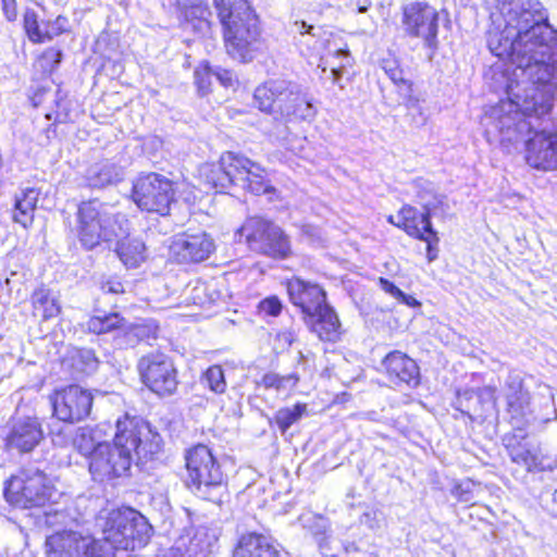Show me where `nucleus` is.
<instances>
[{
  "label": "nucleus",
  "instance_id": "e2e57ef3",
  "mask_svg": "<svg viewBox=\"0 0 557 557\" xmlns=\"http://www.w3.org/2000/svg\"><path fill=\"white\" fill-rule=\"evenodd\" d=\"M508 121H510V116H505V117H502V119L499 120V123H500V131L503 132V131H504V128L506 127V128H507V138H508L509 140H518V137L512 138V137L509 135V133H510V131H511V127H510V125L507 123Z\"/></svg>",
  "mask_w": 557,
  "mask_h": 557
},
{
  "label": "nucleus",
  "instance_id": "0e129e2a",
  "mask_svg": "<svg viewBox=\"0 0 557 557\" xmlns=\"http://www.w3.org/2000/svg\"><path fill=\"white\" fill-rule=\"evenodd\" d=\"M388 222H391L392 224L396 225V223H397V215L396 216L391 215L388 218Z\"/></svg>",
  "mask_w": 557,
  "mask_h": 557
},
{
  "label": "nucleus",
  "instance_id": "ddd939ff",
  "mask_svg": "<svg viewBox=\"0 0 557 557\" xmlns=\"http://www.w3.org/2000/svg\"><path fill=\"white\" fill-rule=\"evenodd\" d=\"M403 25L407 35L424 40L425 47L431 50L430 58H432L438 48L437 11L426 3H409L403 9Z\"/></svg>",
  "mask_w": 557,
  "mask_h": 557
},
{
  "label": "nucleus",
  "instance_id": "ea45409f",
  "mask_svg": "<svg viewBox=\"0 0 557 557\" xmlns=\"http://www.w3.org/2000/svg\"><path fill=\"white\" fill-rule=\"evenodd\" d=\"M210 15V11L207 5L202 3H194L188 5L184 11V17L188 23L197 22V25H194L195 28L202 29L205 26H209L208 16Z\"/></svg>",
  "mask_w": 557,
  "mask_h": 557
},
{
  "label": "nucleus",
  "instance_id": "c85d7f7f",
  "mask_svg": "<svg viewBox=\"0 0 557 557\" xmlns=\"http://www.w3.org/2000/svg\"><path fill=\"white\" fill-rule=\"evenodd\" d=\"M32 304L35 315L42 320L55 318L61 312V305L50 289L39 287L32 294Z\"/></svg>",
  "mask_w": 557,
  "mask_h": 557
},
{
  "label": "nucleus",
  "instance_id": "603ef678",
  "mask_svg": "<svg viewBox=\"0 0 557 557\" xmlns=\"http://www.w3.org/2000/svg\"><path fill=\"white\" fill-rule=\"evenodd\" d=\"M542 503L545 510L552 516L557 517V488L553 493L543 495Z\"/></svg>",
  "mask_w": 557,
  "mask_h": 557
},
{
  "label": "nucleus",
  "instance_id": "680f3d73",
  "mask_svg": "<svg viewBox=\"0 0 557 557\" xmlns=\"http://www.w3.org/2000/svg\"><path fill=\"white\" fill-rule=\"evenodd\" d=\"M278 338L286 343L287 345H292L296 338V335L292 331L282 332L278 334Z\"/></svg>",
  "mask_w": 557,
  "mask_h": 557
},
{
  "label": "nucleus",
  "instance_id": "a211bd4d",
  "mask_svg": "<svg viewBox=\"0 0 557 557\" xmlns=\"http://www.w3.org/2000/svg\"><path fill=\"white\" fill-rule=\"evenodd\" d=\"M42 440L44 431L37 418H17L5 436V448L26 454L33 451Z\"/></svg>",
  "mask_w": 557,
  "mask_h": 557
},
{
  "label": "nucleus",
  "instance_id": "c9c22d12",
  "mask_svg": "<svg viewBox=\"0 0 557 557\" xmlns=\"http://www.w3.org/2000/svg\"><path fill=\"white\" fill-rule=\"evenodd\" d=\"M419 203L423 207L424 213H430V216L435 214L438 207L443 206L445 197L437 194L430 183H425L417 191Z\"/></svg>",
  "mask_w": 557,
  "mask_h": 557
},
{
  "label": "nucleus",
  "instance_id": "58836bf2",
  "mask_svg": "<svg viewBox=\"0 0 557 557\" xmlns=\"http://www.w3.org/2000/svg\"><path fill=\"white\" fill-rule=\"evenodd\" d=\"M200 381L214 394H223L226 389L224 371L221 366L209 367L201 375Z\"/></svg>",
  "mask_w": 557,
  "mask_h": 557
},
{
  "label": "nucleus",
  "instance_id": "2f4dec72",
  "mask_svg": "<svg viewBox=\"0 0 557 557\" xmlns=\"http://www.w3.org/2000/svg\"><path fill=\"white\" fill-rule=\"evenodd\" d=\"M124 322L125 319L119 313L94 315L87 321L86 327L91 333L103 334L120 327H124Z\"/></svg>",
  "mask_w": 557,
  "mask_h": 557
},
{
  "label": "nucleus",
  "instance_id": "4c0bfd02",
  "mask_svg": "<svg viewBox=\"0 0 557 557\" xmlns=\"http://www.w3.org/2000/svg\"><path fill=\"white\" fill-rule=\"evenodd\" d=\"M214 5L221 23L252 9L247 0H214Z\"/></svg>",
  "mask_w": 557,
  "mask_h": 557
},
{
  "label": "nucleus",
  "instance_id": "7c9ffc66",
  "mask_svg": "<svg viewBox=\"0 0 557 557\" xmlns=\"http://www.w3.org/2000/svg\"><path fill=\"white\" fill-rule=\"evenodd\" d=\"M381 67L388 78L398 87V91L403 97H409L412 92V82L405 78L404 71L399 61L395 58H386L381 62Z\"/></svg>",
  "mask_w": 557,
  "mask_h": 557
},
{
  "label": "nucleus",
  "instance_id": "de8ad7c7",
  "mask_svg": "<svg viewBox=\"0 0 557 557\" xmlns=\"http://www.w3.org/2000/svg\"><path fill=\"white\" fill-rule=\"evenodd\" d=\"M63 58V52L54 47L48 48L41 55V61L45 63V66L49 69V71L55 70L61 63Z\"/></svg>",
  "mask_w": 557,
  "mask_h": 557
},
{
  "label": "nucleus",
  "instance_id": "2eb2a0df",
  "mask_svg": "<svg viewBox=\"0 0 557 557\" xmlns=\"http://www.w3.org/2000/svg\"><path fill=\"white\" fill-rule=\"evenodd\" d=\"M290 96H297V83L287 79H269L253 91V107L277 121Z\"/></svg>",
  "mask_w": 557,
  "mask_h": 557
},
{
  "label": "nucleus",
  "instance_id": "bf43d9fd",
  "mask_svg": "<svg viewBox=\"0 0 557 557\" xmlns=\"http://www.w3.org/2000/svg\"><path fill=\"white\" fill-rule=\"evenodd\" d=\"M104 293L119 294L123 292V286L119 282H106L101 286Z\"/></svg>",
  "mask_w": 557,
  "mask_h": 557
},
{
  "label": "nucleus",
  "instance_id": "c756f323",
  "mask_svg": "<svg viewBox=\"0 0 557 557\" xmlns=\"http://www.w3.org/2000/svg\"><path fill=\"white\" fill-rule=\"evenodd\" d=\"M494 389L492 387H484L478 391L465 389L458 392L456 398V409L461 413L471 417V413H479L478 405L481 404L482 399L486 396L488 398L494 397Z\"/></svg>",
  "mask_w": 557,
  "mask_h": 557
},
{
  "label": "nucleus",
  "instance_id": "1a4fd4ad",
  "mask_svg": "<svg viewBox=\"0 0 557 557\" xmlns=\"http://www.w3.org/2000/svg\"><path fill=\"white\" fill-rule=\"evenodd\" d=\"M512 109L516 113L521 112L524 116L515 123L513 131L530 136L525 140L527 163L540 171L557 170V133L547 132L545 128L536 129L537 121L544 119L550 110L545 114H536L535 112H523L517 107H510L509 111Z\"/></svg>",
  "mask_w": 557,
  "mask_h": 557
},
{
  "label": "nucleus",
  "instance_id": "052dcab7",
  "mask_svg": "<svg viewBox=\"0 0 557 557\" xmlns=\"http://www.w3.org/2000/svg\"><path fill=\"white\" fill-rule=\"evenodd\" d=\"M399 302L407 305L408 307L416 308L420 307V302L411 295H407L401 290V296L397 299Z\"/></svg>",
  "mask_w": 557,
  "mask_h": 557
},
{
  "label": "nucleus",
  "instance_id": "b1692460",
  "mask_svg": "<svg viewBox=\"0 0 557 557\" xmlns=\"http://www.w3.org/2000/svg\"><path fill=\"white\" fill-rule=\"evenodd\" d=\"M124 171L119 164L109 160L96 162L90 165L85 174V182L90 188H106L123 181Z\"/></svg>",
  "mask_w": 557,
  "mask_h": 557
},
{
  "label": "nucleus",
  "instance_id": "72a5a7b5",
  "mask_svg": "<svg viewBox=\"0 0 557 557\" xmlns=\"http://www.w3.org/2000/svg\"><path fill=\"white\" fill-rule=\"evenodd\" d=\"M98 443L100 442L96 438V431L94 429L83 426L76 430L73 444L76 449L82 455L87 456L89 460H91L94 453L98 448Z\"/></svg>",
  "mask_w": 557,
  "mask_h": 557
},
{
  "label": "nucleus",
  "instance_id": "e433bc0d",
  "mask_svg": "<svg viewBox=\"0 0 557 557\" xmlns=\"http://www.w3.org/2000/svg\"><path fill=\"white\" fill-rule=\"evenodd\" d=\"M71 359L73 368L84 374L94 373L99 364V360L96 357L95 351L89 348L75 350Z\"/></svg>",
  "mask_w": 557,
  "mask_h": 557
},
{
  "label": "nucleus",
  "instance_id": "c03bdc74",
  "mask_svg": "<svg viewBox=\"0 0 557 557\" xmlns=\"http://www.w3.org/2000/svg\"><path fill=\"white\" fill-rule=\"evenodd\" d=\"M212 67L208 64H201L194 72L195 84L198 86L199 91L206 95L211 85Z\"/></svg>",
  "mask_w": 557,
  "mask_h": 557
},
{
  "label": "nucleus",
  "instance_id": "6e6d98bb",
  "mask_svg": "<svg viewBox=\"0 0 557 557\" xmlns=\"http://www.w3.org/2000/svg\"><path fill=\"white\" fill-rule=\"evenodd\" d=\"M379 285L385 293L389 294L395 299H398V297L401 296V290L387 278L380 277Z\"/></svg>",
  "mask_w": 557,
  "mask_h": 557
},
{
  "label": "nucleus",
  "instance_id": "f3484780",
  "mask_svg": "<svg viewBox=\"0 0 557 557\" xmlns=\"http://www.w3.org/2000/svg\"><path fill=\"white\" fill-rule=\"evenodd\" d=\"M215 248L214 242L206 232L183 233L176 235L170 246L178 262H201L210 257Z\"/></svg>",
  "mask_w": 557,
  "mask_h": 557
},
{
  "label": "nucleus",
  "instance_id": "3c124183",
  "mask_svg": "<svg viewBox=\"0 0 557 557\" xmlns=\"http://www.w3.org/2000/svg\"><path fill=\"white\" fill-rule=\"evenodd\" d=\"M334 55L337 57V58H345L347 60L346 63H341L338 65V67H333L331 70V74H332V79H333V83L335 84H338L339 83V79L342 77V69L345 67V65L348 63V58H349V51L347 48H337L335 51H334Z\"/></svg>",
  "mask_w": 557,
  "mask_h": 557
},
{
  "label": "nucleus",
  "instance_id": "dca6fc26",
  "mask_svg": "<svg viewBox=\"0 0 557 557\" xmlns=\"http://www.w3.org/2000/svg\"><path fill=\"white\" fill-rule=\"evenodd\" d=\"M503 392L510 422L516 428L522 429L529 422L532 414L531 397L528 389L523 386L522 375L517 371L509 372L505 379Z\"/></svg>",
  "mask_w": 557,
  "mask_h": 557
},
{
  "label": "nucleus",
  "instance_id": "39448f33",
  "mask_svg": "<svg viewBox=\"0 0 557 557\" xmlns=\"http://www.w3.org/2000/svg\"><path fill=\"white\" fill-rule=\"evenodd\" d=\"M123 214H111L97 200L83 201L77 210L76 236L82 246L91 250L101 242H112L127 231Z\"/></svg>",
  "mask_w": 557,
  "mask_h": 557
},
{
  "label": "nucleus",
  "instance_id": "7ed1b4c3",
  "mask_svg": "<svg viewBox=\"0 0 557 557\" xmlns=\"http://www.w3.org/2000/svg\"><path fill=\"white\" fill-rule=\"evenodd\" d=\"M95 525L102 534L100 540L83 533L81 537L91 540L89 546L94 548V555L99 557H124L126 552L145 546L152 532L148 520L129 507L101 509L96 516Z\"/></svg>",
  "mask_w": 557,
  "mask_h": 557
},
{
  "label": "nucleus",
  "instance_id": "a878e982",
  "mask_svg": "<svg viewBox=\"0 0 557 557\" xmlns=\"http://www.w3.org/2000/svg\"><path fill=\"white\" fill-rule=\"evenodd\" d=\"M506 448L510 459L513 462L525 467L528 471H543L547 468L540 458L535 446L527 441H509V443L506 444ZM548 468H550V466H548Z\"/></svg>",
  "mask_w": 557,
  "mask_h": 557
},
{
  "label": "nucleus",
  "instance_id": "f03ea898",
  "mask_svg": "<svg viewBox=\"0 0 557 557\" xmlns=\"http://www.w3.org/2000/svg\"><path fill=\"white\" fill-rule=\"evenodd\" d=\"M160 436L145 420L127 414L116 421L113 443H98L89 460V472L95 481L106 482L126 475L134 456L139 459L158 453Z\"/></svg>",
  "mask_w": 557,
  "mask_h": 557
},
{
  "label": "nucleus",
  "instance_id": "f257e3e1",
  "mask_svg": "<svg viewBox=\"0 0 557 557\" xmlns=\"http://www.w3.org/2000/svg\"><path fill=\"white\" fill-rule=\"evenodd\" d=\"M503 29L487 33L490 51L513 66L507 78L509 107L545 114L557 89V30L539 0H497Z\"/></svg>",
  "mask_w": 557,
  "mask_h": 557
},
{
  "label": "nucleus",
  "instance_id": "6ab92c4d",
  "mask_svg": "<svg viewBox=\"0 0 557 557\" xmlns=\"http://www.w3.org/2000/svg\"><path fill=\"white\" fill-rule=\"evenodd\" d=\"M287 293L292 304L300 308L304 317L317 312L326 304V294L320 285L299 277L287 282Z\"/></svg>",
  "mask_w": 557,
  "mask_h": 557
},
{
  "label": "nucleus",
  "instance_id": "a19ab883",
  "mask_svg": "<svg viewBox=\"0 0 557 557\" xmlns=\"http://www.w3.org/2000/svg\"><path fill=\"white\" fill-rule=\"evenodd\" d=\"M24 28L30 41L39 44L45 41V30H41L38 16L34 10L24 13Z\"/></svg>",
  "mask_w": 557,
  "mask_h": 557
},
{
  "label": "nucleus",
  "instance_id": "9d476101",
  "mask_svg": "<svg viewBox=\"0 0 557 557\" xmlns=\"http://www.w3.org/2000/svg\"><path fill=\"white\" fill-rule=\"evenodd\" d=\"M249 248L272 258H286L290 251L289 240L282 228L261 216L248 218L238 231Z\"/></svg>",
  "mask_w": 557,
  "mask_h": 557
},
{
  "label": "nucleus",
  "instance_id": "412c9836",
  "mask_svg": "<svg viewBox=\"0 0 557 557\" xmlns=\"http://www.w3.org/2000/svg\"><path fill=\"white\" fill-rule=\"evenodd\" d=\"M307 326L318 335L321 341L336 342L339 339L341 322L334 309L327 304L321 306L317 312L304 317Z\"/></svg>",
  "mask_w": 557,
  "mask_h": 557
},
{
  "label": "nucleus",
  "instance_id": "774afa93",
  "mask_svg": "<svg viewBox=\"0 0 557 557\" xmlns=\"http://www.w3.org/2000/svg\"><path fill=\"white\" fill-rule=\"evenodd\" d=\"M4 284L9 285L10 284V280L5 278Z\"/></svg>",
  "mask_w": 557,
  "mask_h": 557
},
{
  "label": "nucleus",
  "instance_id": "864d4df0",
  "mask_svg": "<svg viewBox=\"0 0 557 557\" xmlns=\"http://www.w3.org/2000/svg\"><path fill=\"white\" fill-rule=\"evenodd\" d=\"M126 321L124 322V327L123 329V335L119 338L120 343L119 345H122V344H125L126 346H135L137 345L140 341L139 338H137V336H134L133 335V325L129 324L128 326L125 325Z\"/></svg>",
  "mask_w": 557,
  "mask_h": 557
},
{
  "label": "nucleus",
  "instance_id": "5fc2aeb1",
  "mask_svg": "<svg viewBox=\"0 0 557 557\" xmlns=\"http://www.w3.org/2000/svg\"><path fill=\"white\" fill-rule=\"evenodd\" d=\"M421 240L425 242L428 247V259L429 261H433L437 258V253L434 252V246L438 244V237L436 231L433 232V234H429L425 238H422Z\"/></svg>",
  "mask_w": 557,
  "mask_h": 557
},
{
  "label": "nucleus",
  "instance_id": "338daca9",
  "mask_svg": "<svg viewBox=\"0 0 557 557\" xmlns=\"http://www.w3.org/2000/svg\"><path fill=\"white\" fill-rule=\"evenodd\" d=\"M366 11H367V8H364V7H361V8L359 9V12H362V13H363V12H366Z\"/></svg>",
  "mask_w": 557,
  "mask_h": 557
},
{
  "label": "nucleus",
  "instance_id": "4d7b16f0",
  "mask_svg": "<svg viewBox=\"0 0 557 557\" xmlns=\"http://www.w3.org/2000/svg\"><path fill=\"white\" fill-rule=\"evenodd\" d=\"M2 10L8 21H14L16 18L15 0H2Z\"/></svg>",
  "mask_w": 557,
  "mask_h": 557
},
{
  "label": "nucleus",
  "instance_id": "49530a36",
  "mask_svg": "<svg viewBox=\"0 0 557 557\" xmlns=\"http://www.w3.org/2000/svg\"><path fill=\"white\" fill-rule=\"evenodd\" d=\"M41 520L42 521L40 523H44L49 528H54L65 524L67 520V515L64 510L49 507V509H46L44 511Z\"/></svg>",
  "mask_w": 557,
  "mask_h": 557
},
{
  "label": "nucleus",
  "instance_id": "4468645a",
  "mask_svg": "<svg viewBox=\"0 0 557 557\" xmlns=\"http://www.w3.org/2000/svg\"><path fill=\"white\" fill-rule=\"evenodd\" d=\"M92 395L78 385H69L55 393L53 414L63 422L75 423L87 418L92 407Z\"/></svg>",
  "mask_w": 557,
  "mask_h": 557
},
{
  "label": "nucleus",
  "instance_id": "4be33fe9",
  "mask_svg": "<svg viewBox=\"0 0 557 557\" xmlns=\"http://www.w3.org/2000/svg\"><path fill=\"white\" fill-rule=\"evenodd\" d=\"M233 557H280V552L270 537L249 532L240 536Z\"/></svg>",
  "mask_w": 557,
  "mask_h": 557
},
{
  "label": "nucleus",
  "instance_id": "423d86ee",
  "mask_svg": "<svg viewBox=\"0 0 557 557\" xmlns=\"http://www.w3.org/2000/svg\"><path fill=\"white\" fill-rule=\"evenodd\" d=\"M187 487L198 497L221 504L225 494L220 465L206 445H197L186 454Z\"/></svg>",
  "mask_w": 557,
  "mask_h": 557
},
{
  "label": "nucleus",
  "instance_id": "8fccbe9b",
  "mask_svg": "<svg viewBox=\"0 0 557 557\" xmlns=\"http://www.w3.org/2000/svg\"><path fill=\"white\" fill-rule=\"evenodd\" d=\"M212 74L224 87H234L237 83L235 74L230 70L218 66L212 69Z\"/></svg>",
  "mask_w": 557,
  "mask_h": 557
},
{
  "label": "nucleus",
  "instance_id": "79ce46f5",
  "mask_svg": "<svg viewBox=\"0 0 557 557\" xmlns=\"http://www.w3.org/2000/svg\"><path fill=\"white\" fill-rule=\"evenodd\" d=\"M404 99L405 106L408 109V115L411 117V123L416 127L423 126L428 121V115L419 104V100L412 96V92H410V98L404 97Z\"/></svg>",
  "mask_w": 557,
  "mask_h": 557
},
{
  "label": "nucleus",
  "instance_id": "a18cd8bd",
  "mask_svg": "<svg viewBox=\"0 0 557 557\" xmlns=\"http://www.w3.org/2000/svg\"><path fill=\"white\" fill-rule=\"evenodd\" d=\"M67 17L59 15L54 21L47 23L45 27V40H51L52 38L67 32Z\"/></svg>",
  "mask_w": 557,
  "mask_h": 557
},
{
  "label": "nucleus",
  "instance_id": "5701e85b",
  "mask_svg": "<svg viewBox=\"0 0 557 557\" xmlns=\"http://www.w3.org/2000/svg\"><path fill=\"white\" fill-rule=\"evenodd\" d=\"M396 226L403 228L409 236L420 240L435 232L432 227L430 213L419 212L411 206H405L399 210Z\"/></svg>",
  "mask_w": 557,
  "mask_h": 557
},
{
  "label": "nucleus",
  "instance_id": "cd10ccee",
  "mask_svg": "<svg viewBox=\"0 0 557 557\" xmlns=\"http://www.w3.org/2000/svg\"><path fill=\"white\" fill-rule=\"evenodd\" d=\"M39 191L35 188H25L15 196L13 220L24 227L34 221Z\"/></svg>",
  "mask_w": 557,
  "mask_h": 557
},
{
  "label": "nucleus",
  "instance_id": "37998d69",
  "mask_svg": "<svg viewBox=\"0 0 557 557\" xmlns=\"http://www.w3.org/2000/svg\"><path fill=\"white\" fill-rule=\"evenodd\" d=\"M133 325V335L140 342L156 339L159 332V325L154 320H145Z\"/></svg>",
  "mask_w": 557,
  "mask_h": 557
},
{
  "label": "nucleus",
  "instance_id": "f704fd0d",
  "mask_svg": "<svg viewBox=\"0 0 557 557\" xmlns=\"http://www.w3.org/2000/svg\"><path fill=\"white\" fill-rule=\"evenodd\" d=\"M298 382L299 375L297 373L281 375L275 372H268L261 377L259 384L267 389L273 388L276 392H283L294 388Z\"/></svg>",
  "mask_w": 557,
  "mask_h": 557
},
{
  "label": "nucleus",
  "instance_id": "09e8293b",
  "mask_svg": "<svg viewBox=\"0 0 557 557\" xmlns=\"http://www.w3.org/2000/svg\"><path fill=\"white\" fill-rule=\"evenodd\" d=\"M260 312L271 317H277L282 311V302L276 296H270L259 304Z\"/></svg>",
  "mask_w": 557,
  "mask_h": 557
},
{
  "label": "nucleus",
  "instance_id": "69168bd1",
  "mask_svg": "<svg viewBox=\"0 0 557 557\" xmlns=\"http://www.w3.org/2000/svg\"><path fill=\"white\" fill-rule=\"evenodd\" d=\"M369 517H370V513H369V512L364 513V515H363V517H362V520H361V521H362V522H364V523H367V522H368V518H369Z\"/></svg>",
  "mask_w": 557,
  "mask_h": 557
},
{
  "label": "nucleus",
  "instance_id": "aec40b11",
  "mask_svg": "<svg viewBox=\"0 0 557 557\" xmlns=\"http://www.w3.org/2000/svg\"><path fill=\"white\" fill-rule=\"evenodd\" d=\"M383 367L395 385L405 384L408 387H417L420 384V370L413 359L406 354L395 350L383 360Z\"/></svg>",
  "mask_w": 557,
  "mask_h": 557
},
{
  "label": "nucleus",
  "instance_id": "20e7f679",
  "mask_svg": "<svg viewBox=\"0 0 557 557\" xmlns=\"http://www.w3.org/2000/svg\"><path fill=\"white\" fill-rule=\"evenodd\" d=\"M200 176L208 186L221 193L238 188L262 195L275 190L268 180L264 168L245 156L231 151L223 153L216 163L203 164L200 168Z\"/></svg>",
  "mask_w": 557,
  "mask_h": 557
},
{
  "label": "nucleus",
  "instance_id": "f8f14e48",
  "mask_svg": "<svg viewBox=\"0 0 557 557\" xmlns=\"http://www.w3.org/2000/svg\"><path fill=\"white\" fill-rule=\"evenodd\" d=\"M141 382L154 394L166 397L178 386L177 370L171 357L161 351L144 355L137 363Z\"/></svg>",
  "mask_w": 557,
  "mask_h": 557
},
{
  "label": "nucleus",
  "instance_id": "473e14b6",
  "mask_svg": "<svg viewBox=\"0 0 557 557\" xmlns=\"http://www.w3.org/2000/svg\"><path fill=\"white\" fill-rule=\"evenodd\" d=\"M307 412V405L297 403L293 407L280 408L274 417L273 421L282 433H285L294 423L298 422L301 417Z\"/></svg>",
  "mask_w": 557,
  "mask_h": 557
},
{
  "label": "nucleus",
  "instance_id": "393cba45",
  "mask_svg": "<svg viewBox=\"0 0 557 557\" xmlns=\"http://www.w3.org/2000/svg\"><path fill=\"white\" fill-rule=\"evenodd\" d=\"M315 108L311 102V98L302 87L297 84V96H290L287 103L283 107L282 113L277 121L283 123L307 121L315 115Z\"/></svg>",
  "mask_w": 557,
  "mask_h": 557
},
{
  "label": "nucleus",
  "instance_id": "0eeeda50",
  "mask_svg": "<svg viewBox=\"0 0 557 557\" xmlns=\"http://www.w3.org/2000/svg\"><path fill=\"white\" fill-rule=\"evenodd\" d=\"M57 491L47 474L35 466L23 467L4 482L5 500L17 508H41L53 502Z\"/></svg>",
  "mask_w": 557,
  "mask_h": 557
},
{
  "label": "nucleus",
  "instance_id": "13d9d810",
  "mask_svg": "<svg viewBox=\"0 0 557 557\" xmlns=\"http://www.w3.org/2000/svg\"><path fill=\"white\" fill-rule=\"evenodd\" d=\"M294 32L298 33L299 35H306L309 34L311 36H315L312 30L314 27L312 25L307 24L305 21H296L293 25Z\"/></svg>",
  "mask_w": 557,
  "mask_h": 557
},
{
  "label": "nucleus",
  "instance_id": "6e6552de",
  "mask_svg": "<svg viewBox=\"0 0 557 557\" xmlns=\"http://www.w3.org/2000/svg\"><path fill=\"white\" fill-rule=\"evenodd\" d=\"M221 24L226 51L233 59L248 63L262 53L264 40L259 17L252 9Z\"/></svg>",
  "mask_w": 557,
  "mask_h": 557
},
{
  "label": "nucleus",
  "instance_id": "9b49d317",
  "mask_svg": "<svg viewBox=\"0 0 557 557\" xmlns=\"http://www.w3.org/2000/svg\"><path fill=\"white\" fill-rule=\"evenodd\" d=\"M132 198L141 210L166 215L174 201L173 182L159 173L140 175L133 184Z\"/></svg>",
  "mask_w": 557,
  "mask_h": 557
},
{
  "label": "nucleus",
  "instance_id": "bb28decb",
  "mask_svg": "<svg viewBox=\"0 0 557 557\" xmlns=\"http://www.w3.org/2000/svg\"><path fill=\"white\" fill-rule=\"evenodd\" d=\"M115 252L127 268H137L146 259L145 243L138 237L126 235L117 237Z\"/></svg>",
  "mask_w": 557,
  "mask_h": 557
}]
</instances>
